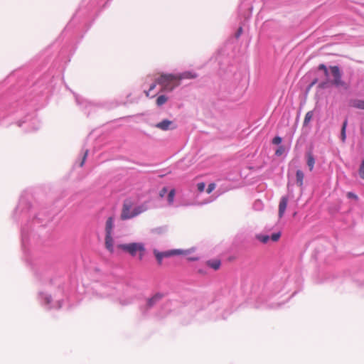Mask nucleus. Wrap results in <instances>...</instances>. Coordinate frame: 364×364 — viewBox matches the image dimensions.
<instances>
[{
	"label": "nucleus",
	"instance_id": "7",
	"mask_svg": "<svg viewBox=\"0 0 364 364\" xmlns=\"http://www.w3.org/2000/svg\"><path fill=\"white\" fill-rule=\"evenodd\" d=\"M155 127L161 129L163 131H167L168 129H173L176 128L173 122L169 119H164L161 122L157 123Z\"/></svg>",
	"mask_w": 364,
	"mask_h": 364
},
{
	"label": "nucleus",
	"instance_id": "12",
	"mask_svg": "<svg viewBox=\"0 0 364 364\" xmlns=\"http://www.w3.org/2000/svg\"><path fill=\"white\" fill-rule=\"evenodd\" d=\"M307 166H309V171H312L315 164V159L311 152L307 153Z\"/></svg>",
	"mask_w": 364,
	"mask_h": 364
},
{
	"label": "nucleus",
	"instance_id": "10",
	"mask_svg": "<svg viewBox=\"0 0 364 364\" xmlns=\"http://www.w3.org/2000/svg\"><path fill=\"white\" fill-rule=\"evenodd\" d=\"M177 77H178V81L180 82L181 80H184V79L196 78L197 77V75L192 72L186 71V72H184V73L177 75Z\"/></svg>",
	"mask_w": 364,
	"mask_h": 364
},
{
	"label": "nucleus",
	"instance_id": "17",
	"mask_svg": "<svg viewBox=\"0 0 364 364\" xmlns=\"http://www.w3.org/2000/svg\"><path fill=\"white\" fill-rule=\"evenodd\" d=\"M168 100V97L165 95H160L157 97L156 99V105L158 106H161L163 105H164Z\"/></svg>",
	"mask_w": 364,
	"mask_h": 364
},
{
	"label": "nucleus",
	"instance_id": "23",
	"mask_svg": "<svg viewBox=\"0 0 364 364\" xmlns=\"http://www.w3.org/2000/svg\"><path fill=\"white\" fill-rule=\"evenodd\" d=\"M197 188L199 192H203L205 190V184L203 182L198 183L197 184Z\"/></svg>",
	"mask_w": 364,
	"mask_h": 364
},
{
	"label": "nucleus",
	"instance_id": "27",
	"mask_svg": "<svg viewBox=\"0 0 364 364\" xmlns=\"http://www.w3.org/2000/svg\"><path fill=\"white\" fill-rule=\"evenodd\" d=\"M87 154H88V151L86 150V151L84 154V156H83V158H82V162L80 163V165L81 167L84 165L85 161L86 160V158L87 156Z\"/></svg>",
	"mask_w": 364,
	"mask_h": 364
},
{
	"label": "nucleus",
	"instance_id": "33",
	"mask_svg": "<svg viewBox=\"0 0 364 364\" xmlns=\"http://www.w3.org/2000/svg\"><path fill=\"white\" fill-rule=\"evenodd\" d=\"M242 28H240L238 29V31H237V38L240 36V33H242Z\"/></svg>",
	"mask_w": 364,
	"mask_h": 364
},
{
	"label": "nucleus",
	"instance_id": "4",
	"mask_svg": "<svg viewBox=\"0 0 364 364\" xmlns=\"http://www.w3.org/2000/svg\"><path fill=\"white\" fill-rule=\"evenodd\" d=\"M153 252H154V255L158 261V263L159 264H161L162 259L164 257H171L173 255L182 253V251L179 250H171V251H167V252H160L156 250H154Z\"/></svg>",
	"mask_w": 364,
	"mask_h": 364
},
{
	"label": "nucleus",
	"instance_id": "13",
	"mask_svg": "<svg viewBox=\"0 0 364 364\" xmlns=\"http://www.w3.org/2000/svg\"><path fill=\"white\" fill-rule=\"evenodd\" d=\"M304 178V174L302 171L297 170L296 173V184L301 187L303 186V181Z\"/></svg>",
	"mask_w": 364,
	"mask_h": 364
},
{
	"label": "nucleus",
	"instance_id": "18",
	"mask_svg": "<svg viewBox=\"0 0 364 364\" xmlns=\"http://www.w3.org/2000/svg\"><path fill=\"white\" fill-rule=\"evenodd\" d=\"M346 127H347V120H345L343 124L342 129H341V140L343 142L345 141L346 137Z\"/></svg>",
	"mask_w": 364,
	"mask_h": 364
},
{
	"label": "nucleus",
	"instance_id": "8",
	"mask_svg": "<svg viewBox=\"0 0 364 364\" xmlns=\"http://www.w3.org/2000/svg\"><path fill=\"white\" fill-rule=\"evenodd\" d=\"M287 203H288V198L287 196L282 197L280 199V201H279V213H278L279 217L280 218L283 217V215L285 213V210H286V208L287 206Z\"/></svg>",
	"mask_w": 364,
	"mask_h": 364
},
{
	"label": "nucleus",
	"instance_id": "3",
	"mask_svg": "<svg viewBox=\"0 0 364 364\" xmlns=\"http://www.w3.org/2000/svg\"><path fill=\"white\" fill-rule=\"evenodd\" d=\"M330 70L333 77V80L331 83L337 87H342L345 90H348L349 86L341 79V73L338 66H331Z\"/></svg>",
	"mask_w": 364,
	"mask_h": 364
},
{
	"label": "nucleus",
	"instance_id": "26",
	"mask_svg": "<svg viewBox=\"0 0 364 364\" xmlns=\"http://www.w3.org/2000/svg\"><path fill=\"white\" fill-rule=\"evenodd\" d=\"M347 196H348V198H353V199H355V200H358V196H357L355 193H352V192H348V193H347Z\"/></svg>",
	"mask_w": 364,
	"mask_h": 364
},
{
	"label": "nucleus",
	"instance_id": "21",
	"mask_svg": "<svg viewBox=\"0 0 364 364\" xmlns=\"http://www.w3.org/2000/svg\"><path fill=\"white\" fill-rule=\"evenodd\" d=\"M144 209L141 207H137L133 210V218L141 213Z\"/></svg>",
	"mask_w": 364,
	"mask_h": 364
},
{
	"label": "nucleus",
	"instance_id": "5",
	"mask_svg": "<svg viewBox=\"0 0 364 364\" xmlns=\"http://www.w3.org/2000/svg\"><path fill=\"white\" fill-rule=\"evenodd\" d=\"M132 203L131 202H124L123 203L122 210L121 213V219L123 220L133 218V211H131Z\"/></svg>",
	"mask_w": 364,
	"mask_h": 364
},
{
	"label": "nucleus",
	"instance_id": "6",
	"mask_svg": "<svg viewBox=\"0 0 364 364\" xmlns=\"http://www.w3.org/2000/svg\"><path fill=\"white\" fill-rule=\"evenodd\" d=\"M281 237V232H275L273 233L270 237L269 235H257L256 238L260 241L261 242L266 244L270 240L272 242H277Z\"/></svg>",
	"mask_w": 364,
	"mask_h": 364
},
{
	"label": "nucleus",
	"instance_id": "11",
	"mask_svg": "<svg viewBox=\"0 0 364 364\" xmlns=\"http://www.w3.org/2000/svg\"><path fill=\"white\" fill-rule=\"evenodd\" d=\"M114 227L112 218H109L106 221L105 232L106 235H112V229Z\"/></svg>",
	"mask_w": 364,
	"mask_h": 364
},
{
	"label": "nucleus",
	"instance_id": "28",
	"mask_svg": "<svg viewBox=\"0 0 364 364\" xmlns=\"http://www.w3.org/2000/svg\"><path fill=\"white\" fill-rule=\"evenodd\" d=\"M159 298H160V297H159V296H154L153 298H151V299H149V305H150V306H151V305H152V304H153V303H154L155 301L158 300Z\"/></svg>",
	"mask_w": 364,
	"mask_h": 364
},
{
	"label": "nucleus",
	"instance_id": "1",
	"mask_svg": "<svg viewBox=\"0 0 364 364\" xmlns=\"http://www.w3.org/2000/svg\"><path fill=\"white\" fill-rule=\"evenodd\" d=\"M156 82L161 86L162 90L168 92L180 85L177 75L173 74H161L156 80Z\"/></svg>",
	"mask_w": 364,
	"mask_h": 364
},
{
	"label": "nucleus",
	"instance_id": "9",
	"mask_svg": "<svg viewBox=\"0 0 364 364\" xmlns=\"http://www.w3.org/2000/svg\"><path fill=\"white\" fill-rule=\"evenodd\" d=\"M113 244L114 240L112 235H105V247L111 253L114 252Z\"/></svg>",
	"mask_w": 364,
	"mask_h": 364
},
{
	"label": "nucleus",
	"instance_id": "2",
	"mask_svg": "<svg viewBox=\"0 0 364 364\" xmlns=\"http://www.w3.org/2000/svg\"><path fill=\"white\" fill-rule=\"evenodd\" d=\"M117 247L129 254L132 257H135L137 254H139V260L143 259L146 250L144 245L141 242L120 244L118 245Z\"/></svg>",
	"mask_w": 364,
	"mask_h": 364
},
{
	"label": "nucleus",
	"instance_id": "22",
	"mask_svg": "<svg viewBox=\"0 0 364 364\" xmlns=\"http://www.w3.org/2000/svg\"><path fill=\"white\" fill-rule=\"evenodd\" d=\"M216 185L214 183H211L208 185V188L206 190L207 193H210L215 188Z\"/></svg>",
	"mask_w": 364,
	"mask_h": 364
},
{
	"label": "nucleus",
	"instance_id": "24",
	"mask_svg": "<svg viewBox=\"0 0 364 364\" xmlns=\"http://www.w3.org/2000/svg\"><path fill=\"white\" fill-rule=\"evenodd\" d=\"M284 151V149L283 146H279L275 151V154L277 156H281Z\"/></svg>",
	"mask_w": 364,
	"mask_h": 364
},
{
	"label": "nucleus",
	"instance_id": "25",
	"mask_svg": "<svg viewBox=\"0 0 364 364\" xmlns=\"http://www.w3.org/2000/svg\"><path fill=\"white\" fill-rule=\"evenodd\" d=\"M281 142L282 138L280 136H275L272 140L274 144H279Z\"/></svg>",
	"mask_w": 364,
	"mask_h": 364
},
{
	"label": "nucleus",
	"instance_id": "31",
	"mask_svg": "<svg viewBox=\"0 0 364 364\" xmlns=\"http://www.w3.org/2000/svg\"><path fill=\"white\" fill-rule=\"evenodd\" d=\"M166 191H167L166 188H164L161 191L160 196H161V197H163V196H164V195L166 193Z\"/></svg>",
	"mask_w": 364,
	"mask_h": 364
},
{
	"label": "nucleus",
	"instance_id": "15",
	"mask_svg": "<svg viewBox=\"0 0 364 364\" xmlns=\"http://www.w3.org/2000/svg\"><path fill=\"white\" fill-rule=\"evenodd\" d=\"M207 264L210 267L213 268L215 270L218 269L221 264L220 261L217 259L208 261Z\"/></svg>",
	"mask_w": 364,
	"mask_h": 364
},
{
	"label": "nucleus",
	"instance_id": "14",
	"mask_svg": "<svg viewBox=\"0 0 364 364\" xmlns=\"http://www.w3.org/2000/svg\"><path fill=\"white\" fill-rule=\"evenodd\" d=\"M313 117H314L313 111H309L308 112H306V114L304 117L303 125L304 127L307 126L309 124V122H311V120L312 119Z\"/></svg>",
	"mask_w": 364,
	"mask_h": 364
},
{
	"label": "nucleus",
	"instance_id": "19",
	"mask_svg": "<svg viewBox=\"0 0 364 364\" xmlns=\"http://www.w3.org/2000/svg\"><path fill=\"white\" fill-rule=\"evenodd\" d=\"M358 173L360 177L364 180V159L362 160L361 164L360 165L359 169H358Z\"/></svg>",
	"mask_w": 364,
	"mask_h": 364
},
{
	"label": "nucleus",
	"instance_id": "32",
	"mask_svg": "<svg viewBox=\"0 0 364 364\" xmlns=\"http://www.w3.org/2000/svg\"><path fill=\"white\" fill-rule=\"evenodd\" d=\"M323 73H324L325 77H328L329 73H328V68L326 69V70L323 71Z\"/></svg>",
	"mask_w": 364,
	"mask_h": 364
},
{
	"label": "nucleus",
	"instance_id": "30",
	"mask_svg": "<svg viewBox=\"0 0 364 364\" xmlns=\"http://www.w3.org/2000/svg\"><path fill=\"white\" fill-rule=\"evenodd\" d=\"M326 69H327V68L325 65L321 64L318 65V70L324 71Z\"/></svg>",
	"mask_w": 364,
	"mask_h": 364
},
{
	"label": "nucleus",
	"instance_id": "16",
	"mask_svg": "<svg viewBox=\"0 0 364 364\" xmlns=\"http://www.w3.org/2000/svg\"><path fill=\"white\" fill-rule=\"evenodd\" d=\"M352 106L355 108L364 110V100H355L353 101Z\"/></svg>",
	"mask_w": 364,
	"mask_h": 364
},
{
	"label": "nucleus",
	"instance_id": "20",
	"mask_svg": "<svg viewBox=\"0 0 364 364\" xmlns=\"http://www.w3.org/2000/svg\"><path fill=\"white\" fill-rule=\"evenodd\" d=\"M174 196H175V190L172 189L170 191V192L168 195V201L170 204L173 203Z\"/></svg>",
	"mask_w": 364,
	"mask_h": 364
},
{
	"label": "nucleus",
	"instance_id": "29",
	"mask_svg": "<svg viewBox=\"0 0 364 364\" xmlns=\"http://www.w3.org/2000/svg\"><path fill=\"white\" fill-rule=\"evenodd\" d=\"M155 87H156V84H154H154H152V85L150 86L149 91H148V92H146V96H149V92L150 91L153 90L155 88Z\"/></svg>",
	"mask_w": 364,
	"mask_h": 364
}]
</instances>
